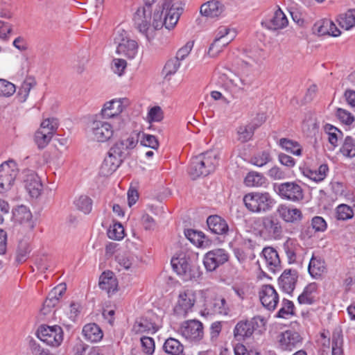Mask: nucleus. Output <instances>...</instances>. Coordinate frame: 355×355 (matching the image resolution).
Masks as SVG:
<instances>
[{
	"instance_id": "1",
	"label": "nucleus",
	"mask_w": 355,
	"mask_h": 355,
	"mask_svg": "<svg viewBox=\"0 0 355 355\" xmlns=\"http://www.w3.org/2000/svg\"><path fill=\"white\" fill-rule=\"evenodd\" d=\"M130 104V100L127 98H114L104 103L100 115L103 119H114L116 130L123 129L125 125V121L121 114Z\"/></svg>"
},
{
	"instance_id": "2",
	"label": "nucleus",
	"mask_w": 355,
	"mask_h": 355,
	"mask_svg": "<svg viewBox=\"0 0 355 355\" xmlns=\"http://www.w3.org/2000/svg\"><path fill=\"white\" fill-rule=\"evenodd\" d=\"M245 207L252 212L266 213L270 211L275 200L268 192H252L243 197Z\"/></svg>"
},
{
	"instance_id": "3",
	"label": "nucleus",
	"mask_w": 355,
	"mask_h": 355,
	"mask_svg": "<svg viewBox=\"0 0 355 355\" xmlns=\"http://www.w3.org/2000/svg\"><path fill=\"white\" fill-rule=\"evenodd\" d=\"M114 43L117 45L116 53L128 58L132 59L138 51L136 41L131 40L127 33L122 29H118L114 33Z\"/></svg>"
},
{
	"instance_id": "4",
	"label": "nucleus",
	"mask_w": 355,
	"mask_h": 355,
	"mask_svg": "<svg viewBox=\"0 0 355 355\" xmlns=\"http://www.w3.org/2000/svg\"><path fill=\"white\" fill-rule=\"evenodd\" d=\"M17 164L9 160L0 165V193L9 191L18 174Z\"/></svg>"
},
{
	"instance_id": "5",
	"label": "nucleus",
	"mask_w": 355,
	"mask_h": 355,
	"mask_svg": "<svg viewBox=\"0 0 355 355\" xmlns=\"http://www.w3.org/2000/svg\"><path fill=\"white\" fill-rule=\"evenodd\" d=\"M114 130H116L114 125H112L107 121L96 119L91 123L89 132L94 141L105 142L112 138Z\"/></svg>"
},
{
	"instance_id": "6",
	"label": "nucleus",
	"mask_w": 355,
	"mask_h": 355,
	"mask_svg": "<svg viewBox=\"0 0 355 355\" xmlns=\"http://www.w3.org/2000/svg\"><path fill=\"white\" fill-rule=\"evenodd\" d=\"M37 334L40 340L52 347L59 346L63 340V331L58 325H42L38 329Z\"/></svg>"
},
{
	"instance_id": "7",
	"label": "nucleus",
	"mask_w": 355,
	"mask_h": 355,
	"mask_svg": "<svg viewBox=\"0 0 355 355\" xmlns=\"http://www.w3.org/2000/svg\"><path fill=\"white\" fill-rule=\"evenodd\" d=\"M159 8L168 20V26L175 27L184 12V4L181 0H163Z\"/></svg>"
},
{
	"instance_id": "8",
	"label": "nucleus",
	"mask_w": 355,
	"mask_h": 355,
	"mask_svg": "<svg viewBox=\"0 0 355 355\" xmlns=\"http://www.w3.org/2000/svg\"><path fill=\"white\" fill-rule=\"evenodd\" d=\"M134 20L139 32L144 34L148 40H150L153 37V30L150 28V7L148 6L139 8L135 15Z\"/></svg>"
},
{
	"instance_id": "9",
	"label": "nucleus",
	"mask_w": 355,
	"mask_h": 355,
	"mask_svg": "<svg viewBox=\"0 0 355 355\" xmlns=\"http://www.w3.org/2000/svg\"><path fill=\"white\" fill-rule=\"evenodd\" d=\"M263 325L264 320L260 316L254 317L251 320L241 321L234 328V337L237 340L250 337L257 327Z\"/></svg>"
},
{
	"instance_id": "10",
	"label": "nucleus",
	"mask_w": 355,
	"mask_h": 355,
	"mask_svg": "<svg viewBox=\"0 0 355 355\" xmlns=\"http://www.w3.org/2000/svg\"><path fill=\"white\" fill-rule=\"evenodd\" d=\"M204 297L205 309L207 310V314L209 311L214 313L220 315H227L228 313V307L224 298L217 297L214 292L206 291L201 293Z\"/></svg>"
},
{
	"instance_id": "11",
	"label": "nucleus",
	"mask_w": 355,
	"mask_h": 355,
	"mask_svg": "<svg viewBox=\"0 0 355 355\" xmlns=\"http://www.w3.org/2000/svg\"><path fill=\"white\" fill-rule=\"evenodd\" d=\"M277 192L281 198L293 202H298L304 197L302 187L295 182H288L279 184Z\"/></svg>"
},
{
	"instance_id": "12",
	"label": "nucleus",
	"mask_w": 355,
	"mask_h": 355,
	"mask_svg": "<svg viewBox=\"0 0 355 355\" xmlns=\"http://www.w3.org/2000/svg\"><path fill=\"white\" fill-rule=\"evenodd\" d=\"M228 260V254L223 249H216L207 252L203 259V264L208 272L215 270Z\"/></svg>"
},
{
	"instance_id": "13",
	"label": "nucleus",
	"mask_w": 355,
	"mask_h": 355,
	"mask_svg": "<svg viewBox=\"0 0 355 355\" xmlns=\"http://www.w3.org/2000/svg\"><path fill=\"white\" fill-rule=\"evenodd\" d=\"M277 213L282 220L291 224H298L304 217L300 209L284 204L278 206Z\"/></svg>"
},
{
	"instance_id": "14",
	"label": "nucleus",
	"mask_w": 355,
	"mask_h": 355,
	"mask_svg": "<svg viewBox=\"0 0 355 355\" xmlns=\"http://www.w3.org/2000/svg\"><path fill=\"white\" fill-rule=\"evenodd\" d=\"M259 298L261 304L268 310H274L279 301V296L271 285H263L259 291Z\"/></svg>"
},
{
	"instance_id": "15",
	"label": "nucleus",
	"mask_w": 355,
	"mask_h": 355,
	"mask_svg": "<svg viewBox=\"0 0 355 355\" xmlns=\"http://www.w3.org/2000/svg\"><path fill=\"white\" fill-rule=\"evenodd\" d=\"M24 183L26 190L32 197L37 198L43 189L41 180L34 171H27L24 177Z\"/></svg>"
},
{
	"instance_id": "16",
	"label": "nucleus",
	"mask_w": 355,
	"mask_h": 355,
	"mask_svg": "<svg viewBox=\"0 0 355 355\" xmlns=\"http://www.w3.org/2000/svg\"><path fill=\"white\" fill-rule=\"evenodd\" d=\"M313 31L320 36L338 37L341 34L336 24L332 21L327 19L317 21L313 26Z\"/></svg>"
},
{
	"instance_id": "17",
	"label": "nucleus",
	"mask_w": 355,
	"mask_h": 355,
	"mask_svg": "<svg viewBox=\"0 0 355 355\" xmlns=\"http://www.w3.org/2000/svg\"><path fill=\"white\" fill-rule=\"evenodd\" d=\"M207 225L212 233L218 235H227L230 230L226 220L218 215L209 216L207 219Z\"/></svg>"
},
{
	"instance_id": "18",
	"label": "nucleus",
	"mask_w": 355,
	"mask_h": 355,
	"mask_svg": "<svg viewBox=\"0 0 355 355\" xmlns=\"http://www.w3.org/2000/svg\"><path fill=\"white\" fill-rule=\"evenodd\" d=\"M194 302V295L191 291L180 293L174 311L178 315H184L193 306Z\"/></svg>"
},
{
	"instance_id": "19",
	"label": "nucleus",
	"mask_w": 355,
	"mask_h": 355,
	"mask_svg": "<svg viewBox=\"0 0 355 355\" xmlns=\"http://www.w3.org/2000/svg\"><path fill=\"white\" fill-rule=\"evenodd\" d=\"M302 338L295 331H286L281 334L279 344L282 349L291 351L301 343Z\"/></svg>"
},
{
	"instance_id": "20",
	"label": "nucleus",
	"mask_w": 355,
	"mask_h": 355,
	"mask_svg": "<svg viewBox=\"0 0 355 355\" xmlns=\"http://www.w3.org/2000/svg\"><path fill=\"white\" fill-rule=\"evenodd\" d=\"M297 279V273L295 270H285L279 278V284L284 291L291 293L294 290Z\"/></svg>"
},
{
	"instance_id": "21",
	"label": "nucleus",
	"mask_w": 355,
	"mask_h": 355,
	"mask_svg": "<svg viewBox=\"0 0 355 355\" xmlns=\"http://www.w3.org/2000/svg\"><path fill=\"white\" fill-rule=\"evenodd\" d=\"M99 286L102 290H105L109 295L115 293L117 291L118 282L112 271H105L102 273L99 278Z\"/></svg>"
},
{
	"instance_id": "22",
	"label": "nucleus",
	"mask_w": 355,
	"mask_h": 355,
	"mask_svg": "<svg viewBox=\"0 0 355 355\" xmlns=\"http://www.w3.org/2000/svg\"><path fill=\"white\" fill-rule=\"evenodd\" d=\"M181 331L187 339L198 341L200 337V321L190 320L184 322L182 325Z\"/></svg>"
},
{
	"instance_id": "23",
	"label": "nucleus",
	"mask_w": 355,
	"mask_h": 355,
	"mask_svg": "<svg viewBox=\"0 0 355 355\" xmlns=\"http://www.w3.org/2000/svg\"><path fill=\"white\" fill-rule=\"evenodd\" d=\"M13 217L15 221L26 225L28 228L32 229V214L24 205H20L13 210Z\"/></svg>"
},
{
	"instance_id": "24",
	"label": "nucleus",
	"mask_w": 355,
	"mask_h": 355,
	"mask_svg": "<svg viewBox=\"0 0 355 355\" xmlns=\"http://www.w3.org/2000/svg\"><path fill=\"white\" fill-rule=\"evenodd\" d=\"M216 164V155L214 152L203 154L201 157V175L207 176L212 173Z\"/></svg>"
},
{
	"instance_id": "25",
	"label": "nucleus",
	"mask_w": 355,
	"mask_h": 355,
	"mask_svg": "<svg viewBox=\"0 0 355 355\" xmlns=\"http://www.w3.org/2000/svg\"><path fill=\"white\" fill-rule=\"evenodd\" d=\"M83 334L85 340L92 343L100 341L103 336L101 328L95 323L85 325L83 329Z\"/></svg>"
},
{
	"instance_id": "26",
	"label": "nucleus",
	"mask_w": 355,
	"mask_h": 355,
	"mask_svg": "<svg viewBox=\"0 0 355 355\" xmlns=\"http://www.w3.org/2000/svg\"><path fill=\"white\" fill-rule=\"evenodd\" d=\"M171 266L177 274L182 275L191 271L190 263L184 254H180L171 259Z\"/></svg>"
},
{
	"instance_id": "27",
	"label": "nucleus",
	"mask_w": 355,
	"mask_h": 355,
	"mask_svg": "<svg viewBox=\"0 0 355 355\" xmlns=\"http://www.w3.org/2000/svg\"><path fill=\"white\" fill-rule=\"evenodd\" d=\"M223 11V6L218 1H209L201 5V15L206 17H218Z\"/></svg>"
},
{
	"instance_id": "28",
	"label": "nucleus",
	"mask_w": 355,
	"mask_h": 355,
	"mask_svg": "<svg viewBox=\"0 0 355 355\" xmlns=\"http://www.w3.org/2000/svg\"><path fill=\"white\" fill-rule=\"evenodd\" d=\"M288 24V20L284 12L278 8L269 20L268 28L272 30L282 29Z\"/></svg>"
},
{
	"instance_id": "29",
	"label": "nucleus",
	"mask_w": 355,
	"mask_h": 355,
	"mask_svg": "<svg viewBox=\"0 0 355 355\" xmlns=\"http://www.w3.org/2000/svg\"><path fill=\"white\" fill-rule=\"evenodd\" d=\"M262 254L269 270L275 272L280 264L277 252L272 248L268 247L263 248Z\"/></svg>"
},
{
	"instance_id": "30",
	"label": "nucleus",
	"mask_w": 355,
	"mask_h": 355,
	"mask_svg": "<svg viewBox=\"0 0 355 355\" xmlns=\"http://www.w3.org/2000/svg\"><path fill=\"white\" fill-rule=\"evenodd\" d=\"M241 61L247 68L256 69L260 66V59L255 51L244 50Z\"/></svg>"
},
{
	"instance_id": "31",
	"label": "nucleus",
	"mask_w": 355,
	"mask_h": 355,
	"mask_svg": "<svg viewBox=\"0 0 355 355\" xmlns=\"http://www.w3.org/2000/svg\"><path fill=\"white\" fill-rule=\"evenodd\" d=\"M263 227L275 238L279 237L282 233V227L279 221L271 216L264 217L262 220Z\"/></svg>"
},
{
	"instance_id": "32",
	"label": "nucleus",
	"mask_w": 355,
	"mask_h": 355,
	"mask_svg": "<svg viewBox=\"0 0 355 355\" xmlns=\"http://www.w3.org/2000/svg\"><path fill=\"white\" fill-rule=\"evenodd\" d=\"M326 270V265L323 259L318 257H313L309 265V272L313 277L321 276Z\"/></svg>"
},
{
	"instance_id": "33",
	"label": "nucleus",
	"mask_w": 355,
	"mask_h": 355,
	"mask_svg": "<svg viewBox=\"0 0 355 355\" xmlns=\"http://www.w3.org/2000/svg\"><path fill=\"white\" fill-rule=\"evenodd\" d=\"M150 20V27L153 26L154 30H159L162 28L164 26L168 30H171L174 27H169L167 24L168 20H166V17L164 13L162 12V10L159 8L158 10H156L153 17L151 16Z\"/></svg>"
},
{
	"instance_id": "34",
	"label": "nucleus",
	"mask_w": 355,
	"mask_h": 355,
	"mask_svg": "<svg viewBox=\"0 0 355 355\" xmlns=\"http://www.w3.org/2000/svg\"><path fill=\"white\" fill-rule=\"evenodd\" d=\"M66 289L65 284H60L53 288L49 293L48 297L44 302V305L48 307L53 306L63 293H65Z\"/></svg>"
},
{
	"instance_id": "35",
	"label": "nucleus",
	"mask_w": 355,
	"mask_h": 355,
	"mask_svg": "<svg viewBox=\"0 0 355 355\" xmlns=\"http://www.w3.org/2000/svg\"><path fill=\"white\" fill-rule=\"evenodd\" d=\"M340 26L345 30H349L355 26V9L349 10L339 16L338 19Z\"/></svg>"
},
{
	"instance_id": "36",
	"label": "nucleus",
	"mask_w": 355,
	"mask_h": 355,
	"mask_svg": "<svg viewBox=\"0 0 355 355\" xmlns=\"http://www.w3.org/2000/svg\"><path fill=\"white\" fill-rule=\"evenodd\" d=\"M166 353L171 355H180L183 352V345L176 339H167L163 346Z\"/></svg>"
},
{
	"instance_id": "37",
	"label": "nucleus",
	"mask_w": 355,
	"mask_h": 355,
	"mask_svg": "<svg viewBox=\"0 0 355 355\" xmlns=\"http://www.w3.org/2000/svg\"><path fill=\"white\" fill-rule=\"evenodd\" d=\"M35 84L36 83L35 80L32 78H27L24 80L17 93L19 101L20 102L24 103L26 101L31 89L35 85Z\"/></svg>"
},
{
	"instance_id": "38",
	"label": "nucleus",
	"mask_w": 355,
	"mask_h": 355,
	"mask_svg": "<svg viewBox=\"0 0 355 355\" xmlns=\"http://www.w3.org/2000/svg\"><path fill=\"white\" fill-rule=\"evenodd\" d=\"M132 330L136 334H141L145 332L155 333L156 327L154 323L145 318H141L139 320L136 321L133 326Z\"/></svg>"
},
{
	"instance_id": "39",
	"label": "nucleus",
	"mask_w": 355,
	"mask_h": 355,
	"mask_svg": "<svg viewBox=\"0 0 355 355\" xmlns=\"http://www.w3.org/2000/svg\"><path fill=\"white\" fill-rule=\"evenodd\" d=\"M266 182V178L259 173L249 172L244 179V184L247 187H261Z\"/></svg>"
},
{
	"instance_id": "40",
	"label": "nucleus",
	"mask_w": 355,
	"mask_h": 355,
	"mask_svg": "<svg viewBox=\"0 0 355 355\" xmlns=\"http://www.w3.org/2000/svg\"><path fill=\"white\" fill-rule=\"evenodd\" d=\"M257 127L258 125L252 123L245 125H241L239 127L237 130L238 139L243 143L249 141L252 138L254 131Z\"/></svg>"
},
{
	"instance_id": "41",
	"label": "nucleus",
	"mask_w": 355,
	"mask_h": 355,
	"mask_svg": "<svg viewBox=\"0 0 355 355\" xmlns=\"http://www.w3.org/2000/svg\"><path fill=\"white\" fill-rule=\"evenodd\" d=\"M30 252L31 246L29 241L28 240L20 241L17 250L16 261L18 263L25 261Z\"/></svg>"
},
{
	"instance_id": "42",
	"label": "nucleus",
	"mask_w": 355,
	"mask_h": 355,
	"mask_svg": "<svg viewBox=\"0 0 355 355\" xmlns=\"http://www.w3.org/2000/svg\"><path fill=\"white\" fill-rule=\"evenodd\" d=\"M328 171V166L327 164H322L319 166L318 170L307 171L306 176L315 182H320L326 178Z\"/></svg>"
},
{
	"instance_id": "43",
	"label": "nucleus",
	"mask_w": 355,
	"mask_h": 355,
	"mask_svg": "<svg viewBox=\"0 0 355 355\" xmlns=\"http://www.w3.org/2000/svg\"><path fill=\"white\" fill-rule=\"evenodd\" d=\"M340 151L345 157L349 158L355 157V139L347 136L345 139Z\"/></svg>"
},
{
	"instance_id": "44",
	"label": "nucleus",
	"mask_w": 355,
	"mask_h": 355,
	"mask_svg": "<svg viewBox=\"0 0 355 355\" xmlns=\"http://www.w3.org/2000/svg\"><path fill=\"white\" fill-rule=\"evenodd\" d=\"M58 128V121L55 118H49L44 119L41 125L39 130L43 131L44 133L50 135L53 137V135L56 132Z\"/></svg>"
},
{
	"instance_id": "45",
	"label": "nucleus",
	"mask_w": 355,
	"mask_h": 355,
	"mask_svg": "<svg viewBox=\"0 0 355 355\" xmlns=\"http://www.w3.org/2000/svg\"><path fill=\"white\" fill-rule=\"evenodd\" d=\"M343 335L340 331H335L332 335V355H343Z\"/></svg>"
},
{
	"instance_id": "46",
	"label": "nucleus",
	"mask_w": 355,
	"mask_h": 355,
	"mask_svg": "<svg viewBox=\"0 0 355 355\" xmlns=\"http://www.w3.org/2000/svg\"><path fill=\"white\" fill-rule=\"evenodd\" d=\"M76 207L85 214L92 210V200L87 196H80L74 201Z\"/></svg>"
},
{
	"instance_id": "47",
	"label": "nucleus",
	"mask_w": 355,
	"mask_h": 355,
	"mask_svg": "<svg viewBox=\"0 0 355 355\" xmlns=\"http://www.w3.org/2000/svg\"><path fill=\"white\" fill-rule=\"evenodd\" d=\"M279 145L286 151L295 155H300L302 153V149L297 142L283 138L279 140Z\"/></svg>"
},
{
	"instance_id": "48",
	"label": "nucleus",
	"mask_w": 355,
	"mask_h": 355,
	"mask_svg": "<svg viewBox=\"0 0 355 355\" xmlns=\"http://www.w3.org/2000/svg\"><path fill=\"white\" fill-rule=\"evenodd\" d=\"M324 130L329 136L328 140L329 143L334 147L337 146L338 138L343 135L342 132L330 124H327L324 127Z\"/></svg>"
},
{
	"instance_id": "49",
	"label": "nucleus",
	"mask_w": 355,
	"mask_h": 355,
	"mask_svg": "<svg viewBox=\"0 0 355 355\" xmlns=\"http://www.w3.org/2000/svg\"><path fill=\"white\" fill-rule=\"evenodd\" d=\"M140 144L142 146L151 148L157 150L159 147V141L157 137L154 135L140 132Z\"/></svg>"
},
{
	"instance_id": "50",
	"label": "nucleus",
	"mask_w": 355,
	"mask_h": 355,
	"mask_svg": "<svg viewBox=\"0 0 355 355\" xmlns=\"http://www.w3.org/2000/svg\"><path fill=\"white\" fill-rule=\"evenodd\" d=\"M116 261L120 266L127 270L132 271L135 268V261L132 256L128 254H119L116 257Z\"/></svg>"
},
{
	"instance_id": "51",
	"label": "nucleus",
	"mask_w": 355,
	"mask_h": 355,
	"mask_svg": "<svg viewBox=\"0 0 355 355\" xmlns=\"http://www.w3.org/2000/svg\"><path fill=\"white\" fill-rule=\"evenodd\" d=\"M107 236L113 240H121L124 237V228L120 223H115L110 226L107 231Z\"/></svg>"
},
{
	"instance_id": "52",
	"label": "nucleus",
	"mask_w": 355,
	"mask_h": 355,
	"mask_svg": "<svg viewBox=\"0 0 355 355\" xmlns=\"http://www.w3.org/2000/svg\"><path fill=\"white\" fill-rule=\"evenodd\" d=\"M354 216V212L351 207L342 204L336 208V218L338 220H347L352 218Z\"/></svg>"
},
{
	"instance_id": "53",
	"label": "nucleus",
	"mask_w": 355,
	"mask_h": 355,
	"mask_svg": "<svg viewBox=\"0 0 355 355\" xmlns=\"http://www.w3.org/2000/svg\"><path fill=\"white\" fill-rule=\"evenodd\" d=\"M180 64L181 62L178 60V58H172L169 59L165 64L163 69L166 76L175 73Z\"/></svg>"
},
{
	"instance_id": "54",
	"label": "nucleus",
	"mask_w": 355,
	"mask_h": 355,
	"mask_svg": "<svg viewBox=\"0 0 355 355\" xmlns=\"http://www.w3.org/2000/svg\"><path fill=\"white\" fill-rule=\"evenodd\" d=\"M15 91L16 87L14 84L5 79H0V95L10 96L12 95Z\"/></svg>"
},
{
	"instance_id": "55",
	"label": "nucleus",
	"mask_w": 355,
	"mask_h": 355,
	"mask_svg": "<svg viewBox=\"0 0 355 355\" xmlns=\"http://www.w3.org/2000/svg\"><path fill=\"white\" fill-rule=\"evenodd\" d=\"M313 285L306 286L303 293L298 297V302L301 304H311L313 302V297L311 293L314 290Z\"/></svg>"
},
{
	"instance_id": "56",
	"label": "nucleus",
	"mask_w": 355,
	"mask_h": 355,
	"mask_svg": "<svg viewBox=\"0 0 355 355\" xmlns=\"http://www.w3.org/2000/svg\"><path fill=\"white\" fill-rule=\"evenodd\" d=\"M52 136L38 130L35 134V141L40 148H44L51 140Z\"/></svg>"
},
{
	"instance_id": "57",
	"label": "nucleus",
	"mask_w": 355,
	"mask_h": 355,
	"mask_svg": "<svg viewBox=\"0 0 355 355\" xmlns=\"http://www.w3.org/2000/svg\"><path fill=\"white\" fill-rule=\"evenodd\" d=\"M200 160L198 156L192 157L190 166L188 168V174L192 180H196L200 176Z\"/></svg>"
},
{
	"instance_id": "58",
	"label": "nucleus",
	"mask_w": 355,
	"mask_h": 355,
	"mask_svg": "<svg viewBox=\"0 0 355 355\" xmlns=\"http://www.w3.org/2000/svg\"><path fill=\"white\" fill-rule=\"evenodd\" d=\"M294 313V304L288 300H283V306L278 312V317L286 318L288 315H293Z\"/></svg>"
},
{
	"instance_id": "59",
	"label": "nucleus",
	"mask_w": 355,
	"mask_h": 355,
	"mask_svg": "<svg viewBox=\"0 0 355 355\" xmlns=\"http://www.w3.org/2000/svg\"><path fill=\"white\" fill-rule=\"evenodd\" d=\"M127 67V62L123 59L115 58L112 60V69L114 73L121 76Z\"/></svg>"
},
{
	"instance_id": "60",
	"label": "nucleus",
	"mask_w": 355,
	"mask_h": 355,
	"mask_svg": "<svg viewBox=\"0 0 355 355\" xmlns=\"http://www.w3.org/2000/svg\"><path fill=\"white\" fill-rule=\"evenodd\" d=\"M270 161V157L268 152H262L251 159L252 164L259 167L266 165Z\"/></svg>"
},
{
	"instance_id": "61",
	"label": "nucleus",
	"mask_w": 355,
	"mask_h": 355,
	"mask_svg": "<svg viewBox=\"0 0 355 355\" xmlns=\"http://www.w3.org/2000/svg\"><path fill=\"white\" fill-rule=\"evenodd\" d=\"M115 165L111 163L110 159L105 158L100 168V174L103 176H108L116 170Z\"/></svg>"
},
{
	"instance_id": "62",
	"label": "nucleus",
	"mask_w": 355,
	"mask_h": 355,
	"mask_svg": "<svg viewBox=\"0 0 355 355\" xmlns=\"http://www.w3.org/2000/svg\"><path fill=\"white\" fill-rule=\"evenodd\" d=\"M336 116L338 119L346 125H350L353 123L354 118L348 111L338 108L336 111Z\"/></svg>"
},
{
	"instance_id": "63",
	"label": "nucleus",
	"mask_w": 355,
	"mask_h": 355,
	"mask_svg": "<svg viewBox=\"0 0 355 355\" xmlns=\"http://www.w3.org/2000/svg\"><path fill=\"white\" fill-rule=\"evenodd\" d=\"M149 122H159L163 119V112L160 107L155 106L152 107L148 114Z\"/></svg>"
},
{
	"instance_id": "64",
	"label": "nucleus",
	"mask_w": 355,
	"mask_h": 355,
	"mask_svg": "<svg viewBox=\"0 0 355 355\" xmlns=\"http://www.w3.org/2000/svg\"><path fill=\"white\" fill-rule=\"evenodd\" d=\"M142 350L147 354H152L155 350V343L153 338L147 336L141 338Z\"/></svg>"
}]
</instances>
